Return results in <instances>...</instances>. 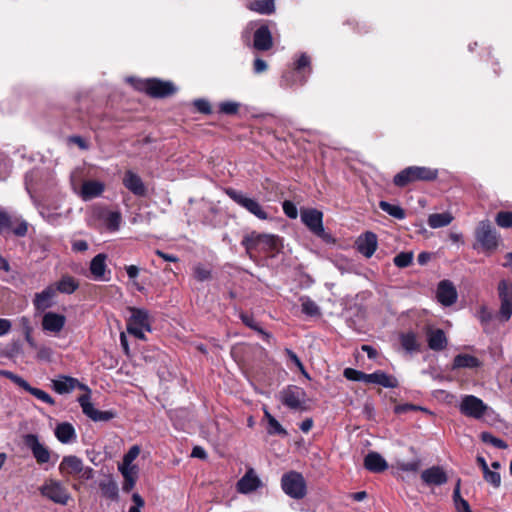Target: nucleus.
I'll list each match as a JSON object with an SVG mask.
<instances>
[{
	"instance_id": "59",
	"label": "nucleus",
	"mask_w": 512,
	"mask_h": 512,
	"mask_svg": "<svg viewBox=\"0 0 512 512\" xmlns=\"http://www.w3.org/2000/svg\"><path fill=\"white\" fill-rule=\"evenodd\" d=\"M144 330H145L144 327L127 324L128 333L132 334L133 336H135L136 338H138L140 340L146 339Z\"/></svg>"
},
{
	"instance_id": "12",
	"label": "nucleus",
	"mask_w": 512,
	"mask_h": 512,
	"mask_svg": "<svg viewBox=\"0 0 512 512\" xmlns=\"http://www.w3.org/2000/svg\"><path fill=\"white\" fill-rule=\"evenodd\" d=\"M78 403L82 408L83 413L95 422H107L115 417L113 411H100L94 408L90 401V393H85L78 397Z\"/></svg>"
},
{
	"instance_id": "53",
	"label": "nucleus",
	"mask_w": 512,
	"mask_h": 512,
	"mask_svg": "<svg viewBox=\"0 0 512 512\" xmlns=\"http://www.w3.org/2000/svg\"><path fill=\"white\" fill-rule=\"evenodd\" d=\"M102 493L109 499H115L118 496V487L115 483H102L100 484Z\"/></svg>"
},
{
	"instance_id": "60",
	"label": "nucleus",
	"mask_w": 512,
	"mask_h": 512,
	"mask_svg": "<svg viewBox=\"0 0 512 512\" xmlns=\"http://www.w3.org/2000/svg\"><path fill=\"white\" fill-rule=\"evenodd\" d=\"M285 352L289 359L297 366V368L306 376H308L305 372V367L299 357L290 349H285Z\"/></svg>"
},
{
	"instance_id": "33",
	"label": "nucleus",
	"mask_w": 512,
	"mask_h": 512,
	"mask_svg": "<svg viewBox=\"0 0 512 512\" xmlns=\"http://www.w3.org/2000/svg\"><path fill=\"white\" fill-rule=\"evenodd\" d=\"M364 467L371 472L384 471V458L379 453L370 452L365 456Z\"/></svg>"
},
{
	"instance_id": "57",
	"label": "nucleus",
	"mask_w": 512,
	"mask_h": 512,
	"mask_svg": "<svg viewBox=\"0 0 512 512\" xmlns=\"http://www.w3.org/2000/svg\"><path fill=\"white\" fill-rule=\"evenodd\" d=\"M484 479L495 488H498L501 484V476L497 471H490L487 475H485Z\"/></svg>"
},
{
	"instance_id": "11",
	"label": "nucleus",
	"mask_w": 512,
	"mask_h": 512,
	"mask_svg": "<svg viewBox=\"0 0 512 512\" xmlns=\"http://www.w3.org/2000/svg\"><path fill=\"white\" fill-rule=\"evenodd\" d=\"M488 409V406L474 395L464 396L459 405V410L463 415L474 419L482 418Z\"/></svg>"
},
{
	"instance_id": "25",
	"label": "nucleus",
	"mask_w": 512,
	"mask_h": 512,
	"mask_svg": "<svg viewBox=\"0 0 512 512\" xmlns=\"http://www.w3.org/2000/svg\"><path fill=\"white\" fill-rule=\"evenodd\" d=\"M253 46L259 51H267L272 48L273 38L267 25H261L254 32Z\"/></svg>"
},
{
	"instance_id": "24",
	"label": "nucleus",
	"mask_w": 512,
	"mask_h": 512,
	"mask_svg": "<svg viewBox=\"0 0 512 512\" xmlns=\"http://www.w3.org/2000/svg\"><path fill=\"white\" fill-rule=\"evenodd\" d=\"M66 317L55 312H47L42 318V328L44 331L59 333L65 326Z\"/></svg>"
},
{
	"instance_id": "58",
	"label": "nucleus",
	"mask_w": 512,
	"mask_h": 512,
	"mask_svg": "<svg viewBox=\"0 0 512 512\" xmlns=\"http://www.w3.org/2000/svg\"><path fill=\"white\" fill-rule=\"evenodd\" d=\"M132 500L134 505L129 508L128 512H141V508L145 505L144 499L138 493H134Z\"/></svg>"
},
{
	"instance_id": "62",
	"label": "nucleus",
	"mask_w": 512,
	"mask_h": 512,
	"mask_svg": "<svg viewBox=\"0 0 512 512\" xmlns=\"http://www.w3.org/2000/svg\"><path fill=\"white\" fill-rule=\"evenodd\" d=\"M267 69H268V65H267L266 61H264L261 58H256L254 60V63H253L254 73L260 74V73L265 72Z\"/></svg>"
},
{
	"instance_id": "56",
	"label": "nucleus",
	"mask_w": 512,
	"mask_h": 512,
	"mask_svg": "<svg viewBox=\"0 0 512 512\" xmlns=\"http://www.w3.org/2000/svg\"><path fill=\"white\" fill-rule=\"evenodd\" d=\"M194 106L198 112L202 114L209 115L212 113L211 104L206 99H196L194 101Z\"/></svg>"
},
{
	"instance_id": "5",
	"label": "nucleus",
	"mask_w": 512,
	"mask_h": 512,
	"mask_svg": "<svg viewBox=\"0 0 512 512\" xmlns=\"http://www.w3.org/2000/svg\"><path fill=\"white\" fill-rule=\"evenodd\" d=\"M135 87L153 98H166L172 96L177 91L173 82L157 78L138 80Z\"/></svg>"
},
{
	"instance_id": "20",
	"label": "nucleus",
	"mask_w": 512,
	"mask_h": 512,
	"mask_svg": "<svg viewBox=\"0 0 512 512\" xmlns=\"http://www.w3.org/2000/svg\"><path fill=\"white\" fill-rule=\"evenodd\" d=\"M421 480L427 486H441L448 481V477L442 467L432 466L422 471Z\"/></svg>"
},
{
	"instance_id": "52",
	"label": "nucleus",
	"mask_w": 512,
	"mask_h": 512,
	"mask_svg": "<svg viewBox=\"0 0 512 512\" xmlns=\"http://www.w3.org/2000/svg\"><path fill=\"white\" fill-rule=\"evenodd\" d=\"M267 432L270 435H282L286 436L287 431L282 427V425L274 418L271 417L270 422L268 423Z\"/></svg>"
},
{
	"instance_id": "29",
	"label": "nucleus",
	"mask_w": 512,
	"mask_h": 512,
	"mask_svg": "<svg viewBox=\"0 0 512 512\" xmlns=\"http://www.w3.org/2000/svg\"><path fill=\"white\" fill-rule=\"evenodd\" d=\"M104 191V185L99 181H85L81 187V197L83 200H91L98 197Z\"/></svg>"
},
{
	"instance_id": "42",
	"label": "nucleus",
	"mask_w": 512,
	"mask_h": 512,
	"mask_svg": "<svg viewBox=\"0 0 512 512\" xmlns=\"http://www.w3.org/2000/svg\"><path fill=\"white\" fill-rule=\"evenodd\" d=\"M421 466V460L415 457L411 461H398L397 467L401 471L405 472H417Z\"/></svg>"
},
{
	"instance_id": "4",
	"label": "nucleus",
	"mask_w": 512,
	"mask_h": 512,
	"mask_svg": "<svg viewBox=\"0 0 512 512\" xmlns=\"http://www.w3.org/2000/svg\"><path fill=\"white\" fill-rule=\"evenodd\" d=\"M58 469L62 476H77L84 481L91 480L94 477V470L85 466L83 460L75 455L64 456Z\"/></svg>"
},
{
	"instance_id": "10",
	"label": "nucleus",
	"mask_w": 512,
	"mask_h": 512,
	"mask_svg": "<svg viewBox=\"0 0 512 512\" xmlns=\"http://www.w3.org/2000/svg\"><path fill=\"white\" fill-rule=\"evenodd\" d=\"M498 296L500 300L499 317L502 321H508L512 316V283L501 280L498 283Z\"/></svg>"
},
{
	"instance_id": "7",
	"label": "nucleus",
	"mask_w": 512,
	"mask_h": 512,
	"mask_svg": "<svg viewBox=\"0 0 512 512\" xmlns=\"http://www.w3.org/2000/svg\"><path fill=\"white\" fill-rule=\"evenodd\" d=\"M281 487L285 494L296 500L303 499L307 494L306 481L303 475L297 471H289L283 474Z\"/></svg>"
},
{
	"instance_id": "19",
	"label": "nucleus",
	"mask_w": 512,
	"mask_h": 512,
	"mask_svg": "<svg viewBox=\"0 0 512 512\" xmlns=\"http://www.w3.org/2000/svg\"><path fill=\"white\" fill-rule=\"evenodd\" d=\"M56 294L54 285H49L43 291L36 293L32 301L35 310L37 312H44L53 307Z\"/></svg>"
},
{
	"instance_id": "3",
	"label": "nucleus",
	"mask_w": 512,
	"mask_h": 512,
	"mask_svg": "<svg viewBox=\"0 0 512 512\" xmlns=\"http://www.w3.org/2000/svg\"><path fill=\"white\" fill-rule=\"evenodd\" d=\"M438 177V170L425 166H409L393 178V183L398 187H404L416 181H433Z\"/></svg>"
},
{
	"instance_id": "35",
	"label": "nucleus",
	"mask_w": 512,
	"mask_h": 512,
	"mask_svg": "<svg viewBox=\"0 0 512 512\" xmlns=\"http://www.w3.org/2000/svg\"><path fill=\"white\" fill-rule=\"evenodd\" d=\"M248 8L259 14L269 15L275 11L274 0H254Z\"/></svg>"
},
{
	"instance_id": "55",
	"label": "nucleus",
	"mask_w": 512,
	"mask_h": 512,
	"mask_svg": "<svg viewBox=\"0 0 512 512\" xmlns=\"http://www.w3.org/2000/svg\"><path fill=\"white\" fill-rule=\"evenodd\" d=\"M0 375L11 380L13 383H15L16 385H18L21 388H23L27 382L25 379L14 374L13 372H11L9 370H0Z\"/></svg>"
},
{
	"instance_id": "18",
	"label": "nucleus",
	"mask_w": 512,
	"mask_h": 512,
	"mask_svg": "<svg viewBox=\"0 0 512 512\" xmlns=\"http://www.w3.org/2000/svg\"><path fill=\"white\" fill-rule=\"evenodd\" d=\"M457 297L456 288L451 281L442 280L439 282L436 291V298L441 305L449 307L457 301Z\"/></svg>"
},
{
	"instance_id": "27",
	"label": "nucleus",
	"mask_w": 512,
	"mask_h": 512,
	"mask_svg": "<svg viewBox=\"0 0 512 512\" xmlns=\"http://www.w3.org/2000/svg\"><path fill=\"white\" fill-rule=\"evenodd\" d=\"M54 433L58 441L63 444L72 443L77 437L73 425L69 422L57 424Z\"/></svg>"
},
{
	"instance_id": "23",
	"label": "nucleus",
	"mask_w": 512,
	"mask_h": 512,
	"mask_svg": "<svg viewBox=\"0 0 512 512\" xmlns=\"http://www.w3.org/2000/svg\"><path fill=\"white\" fill-rule=\"evenodd\" d=\"M123 185L136 196L143 197L147 193L146 186L141 177L131 170L125 172Z\"/></svg>"
},
{
	"instance_id": "32",
	"label": "nucleus",
	"mask_w": 512,
	"mask_h": 512,
	"mask_svg": "<svg viewBox=\"0 0 512 512\" xmlns=\"http://www.w3.org/2000/svg\"><path fill=\"white\" fill-rule=\"evenodd\" d=\"M119 470L121 471L124 481L122 485V489L124 492H129L133 489L137 479L138 469L137 467H124L120 466Z\"/></svg>"
},
{
	"instance_id": "30",
	"label": "nucleus",
	"mask_w": 512,
	"mask_h": 512,
	"mask_svg": "<svg viewBox=\"0 0 512 512\" xmlns=\"http://www.w3.org/2000/svg\"><path fill=\"white\" fill-rule=\"evenodd\" d=\"M106 258L103 253L97 254L90 262V272L95 280L104 279L106 271Z\"/></svg>"
},
{
	"instance_id": "16",
	"label": "nucleus",
	"mask_w": 512,
	"mask_h": 512,
	"mask_svg": "<svg viewBox=\"0 0 512 512\" xmlns=\"http://www.w3.org/2000/svg\"><path fill=\"white\" fill-rule=\"evenodd\" d=\"M52 388L58 394H67L72 392L75 388L85 390L90 393L91 390L78 381V379L70 376H60L58 379L52 380Z\"/></svg>"
},
{
	"instance_id": "39",
	"label": "nucleus",
	"mask_w": 512,
	"mask_h": 512,
	"mask_svg": "<svg viewBox=\"0 0 512 512\" xmlns=\"http://www.w3.org/2000/svg\"><path fill=\"white\" fill-rule=\"evenodd\" d=\"M22 389H24L25 391H27L28 393H30L31 395H33L34 397H36L37 399L41 400L46 404H55L54 399L47 392L39 388L32 387L28 382H26Z\"/></svg>"
},
{
	"instance_id": "48",
	"label": "nucleus",
	"mask_w": 512,
	"mask_h": 512,
	"mask_svg": "<svg viewBox=\"0 0 512 512\" xmlns=\"http://www.w3.org/2000/svg\"><path fill=\"white\" fill-rule=\"evenodd\" d=\"M193 274L196 280L203 282L211 278V270L203 264H197L193 268Z\"/></svg>"
},
{
	"instance_id": "41",
	"label": "nucleus",
	"mask_w": 512,
	"mask_h": 512,
	"mask_svg": "<svg viewBox=\"0 0 512 512\" xmlns=\"http://www.w3.org/2000/svg\"><path fill=\"white\" fill-rule=\"evenodd\" d=\"M480 438L484 443L491 444L499 449H506L508 447L507 443L504 440L493 436L489 432H482Z\"/></svg>"
},
{
	"instance_id": "36",
	"label": "nucleus",
	"mask_w": 512,
	"mask_h": 512,
	"mask_svg": "<svg viewBox=\"0 0 512 512\" xmlns=\"http://www.w3.org/2000/svg\"><path fill=\"white\" fill-rule=\"evenodd\" d=\"M400 343L407 353L411 354L419 350V343L413 332L402 333L400 335Z\"/></svg>"
},
{
	"instance_id": "47",
	"label": "nucleus",
	"mask_w": 512,
	"mask_h": 512,
	"mask_svg": "<svg viewBox=\"0 0 512 512\" xmlns=\"http://www.w3.org/2000/svg\"><path fill=\"white\" fill-rule=\"evenodd\" d=\"M140 454V447L138 445H133L130 447L128 452L123 457V463L121 466L124 467H136L132 464V462L138 457Z\"/></svg>"
},
{
	"instance_id": "21",
	"label": "nucleus",
	"mask_w": 512,
	"mask_h": 512,
	"mask_svg": "<svg viewBox=\"0 0 512 512\" xmlns=\"http://www.w3.org/2000/svg\"><path fill=\"white\" fill-rule=\"evenodd\" d=\"M262 482L257 476L256 472L253 468H249L244 476H242L237 482V491L242 494H248L259 487H261Z\"/></svg>"
},
{
	"instance_id": "64",
	"label": "nucleus",
	"mask_w": 512,
	"mask_h": 512,
	"mask_svg": "<svg viewBox=\"0 0 512 512\" xmlns=\"http://www.w3.org/2000/svg\"><path fill=\"white\" fill-rule=\"evenodd\" d=\"M37 349H38V353H37L38 359L50 360L51 355H52V350L49 347L41 346V347H38Z\"/></svg>"
},
{
	"instance_id": "1",
	"label": "nucleus",
	"mask_w": 512,
	"mask_h": 512,
	"mask_svg": "<svg viewBox=\"0 0 512 512\" xmlns=\"http://www.w3.org/2000/svg\"><path fill=\"white\" fill-rule=\"evenodd\" d=\"M241 244L249 254L253 251L273 253L279 249L280 238L273 234L252 231L243 237Z\"/></svg>"
},
{
	"instance_id": "17",
	"label": "nucleus",
	"mask_w": 512,
	"mask_h": 512,
	"mask_svg": "<svg viewBox=\"0 0 512 512\" xmlns=\"http://www.w3.org/2000/svg\"><path fill=\"white\" fill-rule=\"evenodd\" d=\"M306 396L305 391L298 386H288L281 396L282 403L290 409H300Z\"/></svg>"
},
{
	"instance_id": "14",
	"label": "nucleus",
	"mask_w": 512,
	"mask_h": 512,
	"mask_svg": "<svg viewBox=\"0 0 512 512\" xmlns=\"http://www.w3.org/2000/svg\"><path fill=\"white\" fill-rule=\"evenodd\" d=\"M24 443L31 450L38 464H44L50 461L51 453L45 445L40 443L37 435L27 434L24 437Z\"/></svg>"
},
{
	"instance_id": "28",
	"label": "nucleus",
	"mask_w": 512,
	"mask_h": 512,
	"mask_svg": "<svg viewBox=\"0 0 512 512\" xmlns=\"http://www.w3.org/2000/svg\"><path fill=\"white\" fill-rule=\"evenodd\" d=\"M427 342L430 349L440 351L446 348L447 338L441 329H429L427 331Z\"/></svg>"
},
{
	"instance_id": "40",
	"label": "nucleus",
	"mask_w": 512,
	"mask_h": 512,
	"mask_svg": "<svg viewBox=\"0 0 512 512\" xmlns=\"http://www.w3.org/2000/svg\"><path fill=\"white\" fill-rule=\"evenodd\" d=\"M301 301H302V304H301L302 312L305 315L311 316V317L320 316V314H321L320 308L313 300L306 297V298H302Z\"/></svg>"
},
{
	"instance_id": "54",
	"label": "nucleus",
	"mask_w": 512,
	"mask_h": 512,
	"mask_svg": "<svg viewBox=\"0 0 512 512\" xmlns=\"http://www.w3.org/2000/svg\"><path fill=\"white\" fill-rule=\"evenodd\" d=\"M282 209H283L284 214L288 218H290V219H296L297 218L298 210H297L296 205L292 201L285 200L282 203Z\"/></svg>"
},
{
	"instance_id": "51",
	"label": "nucleus",
	"mask_w": 512,
	"mask_h": 512,
	"mask_svg": "<svg viewBox=\"0 0 512 512\" xmlns=\"http://www.w3.org/2000/svg\"><path fill=\"white\" fill-rule=\"evenodd\" d=\"M240 104L233 101L222 102L219 105V111L226 115H235L239 110Z\"/></svg>"
},
{
	"instance_id": "15",
	"label": "nucleus",
	"mask_w": 512,
	"mask_h": 512,
	"mask_svg": "<svg viewBox=\"0 0 512 512\" xmlns=\"http://www.w3.org/2000/svg\"><path fill=\"white\" fill-rule=\"evenodd\" d=\"M343 375L346 379L351 381L363 382L366 384H379L384 385V372L376 371L371 374H366L362 371L346 368L343 372Z\"/></svg>"
},
{
	"instance_id": "6",
	"label": "nucleus",
	"mask_w": 512,
	"mask_h": 512,
	"mask_svg": "<svg viewBox=\"0 0 512 512\" xmlns=\"http://www.w3.org/2000/svg\"><path fill=\"white\" fill-rule=\"evenodd\" d=\"M225 194L237 205L244 208L258 219L267 220L269 218L265 208L256 199L248 197L242 191L229 187L225 189Z\"/></svg>"
},
{
	"instance_id": "44",
	"label": "nucleus",
	"mask_w": 512,
	"mask_h": 512,
	"mask_svg": "<svg viewBox=\"0 0 512 512\" xmlns=\"http://www.w3.org/2000/svg\"><path fill=\"white\" fill-rule=\"evenodd\" d=\"M240 319L242 322L249 328L265 335L266 337H270V334L266 333L257 323V321L254 319L252 315H248L246 313L240 314Z\"/></svg>"
},
{
	"instance_id": "37",
	"label": "nucleus",
	"mask_w": 512,
	"mask_h": 512,
	"mask_svg": "<svg viewBox=\"0 0 512 512\" xmlns=\"http://www.w3.org/2000/svg\"><path fill=\"white\" fill-rule=\"evenodd\" d=\"M479 365V360L468 354H459L454 358L453 368H474Z\"/></svg>"
},
{
	"instance_id": "9",
	"label": "nucleus",
	"mask_w": 512,
	"mask_h": 512,
	"mask_svg": "<svg viewBox=\"0 0 512 512\" xmlns=\"http://www.w3.org/2000/svg\"><path fill=\"white\" fill-rule=\"evenodd\" d=\"M303 224L316 236L325 238L326 233L323 227V213L315 208L302 209L300 212Z\"/></svg>"
},
{
	"instance_id": "2",
	"label": "nucleus",
	"mask_w": 512,
	"mask_h": 512,
	"mask_svg": "<svg viewBox=\"0 0 512 512\" xmlns=\"http://www.w3.org/2000/svg\"><path fill=\"white\" fill-rule=\"evenodd\" d=\"M474 236L476 240V243L473 245L474 249L481 248L484 252H493L499 246L500 235L487 219L477 224Z\"/></svg>"
},
{
	"instance_id": "26",
	"label": "nucleus",
	"mask_w": 512,
	"mask_h": 512,
	"mask_svg": "<svg viewBox=\"0 0 512 512\" xmlns=\"http://www.w3.org/2000/svg\"><path fill=\"white\" fill-rule=\"evenodd\" d=\"M131 316L128 319L127 324L144 327L146 331H151V324L149 320V313L145 309L141 308H129Z\"/></svg>"
},
{
	"instance_id": "43",
	"label": "nucleus",
	"mask_w": 512,
	"mask_h": 512,
	"mask_svg": "<svg viewBox=\"0 0 512 512\" xmlns=\"http://www.w3.org/2000/svg\"><path fill=\"white\" fill-rule=\"evenodd\" d=\"M496 224L501 228H511L512 227V212L510 211H500L495 216Z\"/></svg>"
},
{
	"instance_id": "22",
	"label": "nucleus",
	"mask_w": 512,
	"mask_h": 512,
	"mask_svg": "<svg viewBox=\"0 0 512 512\" xmlns=\"http://www.w3.org/2000/svg\"><path fill=\"white\" fill-rule=\"evenodd\" d=\"M355 246L360 254L370 258L377 248V236L373 232H366L357 238Z\"/></svg>"
},
{
	"instance_id": "46",
	"label": "nucleus",
	"mask_w": 512,
	"mask_h": 512,
	"mask_svg": "<svg viewBox=\"0 0 512 512\" xmlns=\"http://www.w3.org/2000/svg\"><path fill=\"white\" fill-rule=\"evenodd\" d=\"M453 501H454L457 512H465L466 511V507L464 505L469 504V503L461 497L460 480L457 481V484L453 491Z\"/></svg>"
},
{
	"instance_id": "49",
	"label": "nucleus",
	"mask_w": 512,
	"mask_h": 512,
	"mask_svg": "<svg viewBox=\"0 0 512 512\" xmlns=\"http://www.w3.org/2000/svg\"><path fill=\"white\" fill-rule=\"evenodd\" d=\"M411 411H424V412H428V410L424 407H421V406H418V405H414V404H401V405H396L394 407V413L397 414V415H402V414H405V413H408V412H411Z\"/></svg>"
},
{
	"instance_id": "50",
	"label": "nucleus",
	"mask_w": 512,
	"mask_h": 512,
	"mask_svg": "<svg viewBox=\"0 0 512 512\" xmlns=\"http://www.w3.org/2000/svg\"><path fill=\"white\" fill-rule=\"evenodd\" d=\"M386 213L398 220H403L406 217V212L401 206L390 204L387 202H386Z\"/></svg>"
},
{
	"instance_id": "38",
	"label": "nucleus",
	"mask_w": 512,
	"mask_h": 512,
	"mask_svg": "<svg viewBox=\"0 0 512 512\" xmlns=\"http://www.w3.org/2000/svg\"><path fill=\"white\" fill-rule=\"evenodd\" d=\"M104 222L106 225V228L111 231L115 232L118 231L122 222V216L119 211H110L106 214L104 217Z\"/></svg>"
},
{
	"instance_id": "45",
	"label": "nucleus",
	"mask_w": 512,
	"mask_h": 512,
	"mask_svg": "<svg viewBox=\"0 0 512 512\" xmlns=\"http://www.w3.org/2000/svg\"><path fill=\"white\" fill-rule=\"evenodd\" d=\"M413 260V252L407 251V252H401L398 255H396L393 259L394 264L399 268H405L408 267Z\"/></svg>"
},
{
	"instance_id": "61",
	"label": "nucleus",
	"mask_w": 512,
	"mask_h": 512,
	"mask_svg": "<svg viewBox=\"0 0 512 512\" xmlns=\"http://www.w3.org/2000/svg\"><path fill=\"white\" fill-rule=\"evenodd\" d=\"M68 142L77 145L82 150H87L89 148V145L86 142V140L78 135L70 136L68 138Z\"/></svg>"
},
{
	"instance_id": "31",
	"label": "nucleus",
	"mask_w": 512,
	"mask_h": 512,
	"mask_svg": "<svg viewBox=\"0 0 512 512\" xmlns=\"http://www.w3.org/2000/svg\"><path fill=\"white\" fill-rule=\"evenodd\" d=\"M53 285L56 289V293L60 292V293H64V294H72L79 287L78 281L75 278H73L72 276H68V275L63 276L57 283H55Z\"/></svg>"
},
{
	"instance_id": "13",
	"label": "nucleus",
	"mask_w": 512,
	"mask_h": 512,
	"mask_svg": "<svg viewBox=\"0 0 512 512\" xmlns=\"http://www.w3.org/2000/svg\"><path fill=\"white\" fill-rule=\"evenodd\" d=\"M8 230L18 237H24L28 231V223L16 216L0 211V233Z\"/></svg>"
},
{
	"instance_id": "34",
	"label": "nucleus",
	"mask_w": 512,
	"mask_h": 512,
	"mask_svg": "<svg viewBox=\"0 0 512 512\" xmlns=\"http://www.w3.org/2000/svg\"><path fill=\"white\" fill-rule=\"evenodd\" d=\"M453 216L449 212L434 213L429 215L427 223L433 229L448 226L453 221Z\"/></svg>"
},
{
	"instance_id": "8",
	"label": "nucleus",
	"mask_w": 512,
	"mask_h": 512,
	"mask_svg": "<svg viewBox=\"0 0 512 512\" xmlns=\"http://www.w3.org/2000/svg\"><path fill=\"white\" fill-rule=\"evenodd\" d=\"M40 493L51 500L52 502L60 505H67L71 499V495L67 488L57 480H47L40 488Z\"/></svg>"
},
{
	"instance_id": "63",
	"label": "nucleus",
	"mask_w": 512,
	"mask_h": 512,
	"mask_svg": "<svg viewBox=\"0 0 512 512\" xmlns=\"http://www.w3.org/2000/svg\"><path fill=\"white\" fill-rule=\"evenodd\" d=\"M310 66V58L305 53L301 54L295 64V69L300 71Z\"/></svg>"
}]
</instances>
